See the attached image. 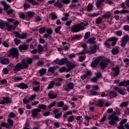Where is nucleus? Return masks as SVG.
Instances as JSON below:
<instances>
[{
	"label": "nucleus",
	"mask_w": 129,
	"mask_h": 129,
	"mask_svg": "<svg viewBox=\"0 0 129 129\" xmlns=\"http://www.w3.org/2000/svg\"><path fill=\"white\" fill-rule=\"evenodd\" d=\"M29 67V65L28 63L26 62L25 60H22V63L18 62L16 65L14 67L13 69L14 71L15 72H19V71H21V70L23 69H27Z\"/></svg>",
	"instance_id": "nucleus-1"
},
{
	"label": "nucleus",
	"mask_w": 129,
	"mask_h": 129,
	"mask_svg": "<svg viewBox=\"0 0 129 129\" xmlns=\"http://www.w3.org/2000/svg\"><path fill=\"white\" fill-rule=\"evenodd\" d=\"M107 119L111 120L109 122V124H111V125H113L114 124H116V125H117V122H116V121H119V118L114 115V114H113L109 115Z\"/></svg>",
	"instance_id": "nucleus-2"
},
{
	"label": "nucleus",
	"mask_w": 129,
	"mask_h": 129,
	"mask_svg": "<svg viewBox=\"0 0 129 129\" xmlns=\"http://www.w3.org/2000/svg\"><path fill=\"white\" fill-rule=\"evenodd\" d=\"M71 29L73 33H78V32L80 31H83V30H84V27L81 24H79L73 25Z\"/></svg>",
	"instance_id": "nucleus-3"
},
{
	"label": "nucleus",
	"mask_w": 129,
	"mask_h": 129,
	"mask_svg": "<svg viewBox=\"0 0 129 129\" xmlns=\"http://www.w3.org/2000/svg\"><path fill=\"white\" fill-rule=\"evenodd\" d=\"M14 57L18 59L19 58V50L17 48H12L9 50L8 57Z\"/></svg>",
	"instance_id": "nucleus-4"
},
{
	"label": "nucleus",
	"mask_w": 129,
	"mask_h": 129,
	"mask_svg": "<svg viewBox=\"0 0 129 129\" xmlns=\"http://www.w3.org/2000/svg\"><path fill=\"white\" fill-rule=\"evenodd\" d=\"M54 62L56 63V64H58V65H64V64H70V61H68V59L67 58H63L61 59H56L54 60Z\"/></svg>",
	"instance_id": "nucleus-5"
},
{
	"label": "nucleus",
	"mask_w": 129,
	"mask_h": 129,
	"mask_svg": "<svg viewBox=\"0 0 129 129\" xmlns=\"http://www.w3.org/2000/svg\"><path fill=\"white\" fill-rule=\"evenodd\" d=\"M106 62H110V60H109V59H108V58H105V59L103 58L102 60L100 61V67L102 70H103L105 69V68H106L108 65V63Z\"/></svg>",
	"instance_id": "nucleus-6"
},
{
	"label": "nucleus",
	"mask_w": 129,
	"mask_h": 129,
	"mask_svg": "<svg viewBox=\"0 0 129 129\" xmlns=\"http://www.w3.org/2000/svg\"><path fill=\"white\" fill-rule=\"evenodd\" d=\"M42 111V110L40 108L33 109L31 110L32 116V117H36L37 115L40 114V112Z\"/></svg>",
	"instance_id": "nucleus-7"
},
{
	"label": "nucleus",
	"mask_w": 129,
	"mask_h": 129,
	"mask_svg": "<svg viewBox=\"0 0 129 129\" xmlns=\"http://www.w3.org/2000/svg\"><path fill=\"white\" fill-rule=\"evenodd\" d=\"M97 49H99V47L96 45H94L93 47L91 48V50H87V53L89 54H95L97 52Z\"/></svg>",
	"instance_id": "nucleus-8"
},
{
	"label": "nucleus",
	"mask_w": 129,
	"mask_h": 129,
	"mask_svg": "<svg viewBox=\"0 0 129 129\" xmlns=\"http://www.w3.org/2000/svg\"><path fill=\"white\" fill-rule=\"evenodd\" d=\"M112 71L113 72V77H116L119 74V68L116 67L115 68L111 69Z\"/></svg>",
	"instance_id": "nucleus-9"
},
{
	"label": "nucleus",
	"mask_w": 129,
	"mask_h": 129,
	"mask_svg": "<svg viewBox=\"0 0 129 129\" xmlns=\"http://www.w3.org/2000/svg\"><path fill=\"white\" fill-rule=\"evenodd\" d=\"M106 96H108V97H110V98H111V97L114 98V97L117 96L116 92H115L114 91H111L106 94Z\"/></svg>",
	"instance_id": "nucleus-10"
},
{
	"label": "nucleus",
	"mask_w": 129,
	"mask_h": 129,
	"mask_svg": "<svg viewBox=\"0 0 129 129\" xmlns=\"http://www.w3.org/2000/svg\"><path fill=\"white\" fill-rule=\"evenodd\" d=\"M25 15H26V18H28V19H32L36 14L33 11H28L25 13Z\"/></svg>",
	"instance_id": "nucleus-11"
},
{
	"label": "nucleus",
	"mask_w": 129,
	"mask_h": 129,
	"mask_svg": "<svg viewBox=\"0 0 129 129\" xmlns=\"http://www.w3.org/2000/svg\"><path fill=\"white\" fill-rule=\"evenodd\" d=\"M16 87H18V88H20L21 89H27L28 86V85L24 83H22L19 85H17L16 86Z\"/></svg>",
	"instance_id": "nucleus-12"
},
{
	"label": "nucleus",
	"mask_w": 129,
	"mask_h": 129,
	"mask_svg": "<svg viewBox=\"0 0 129 129\" xmlns=\"http://www.w3.org/2000/svg\"><path fill=\"white\" fill-rule=\"evenodd\" d=\"M95 40H96V38H95V37H91L88 40L87 43L89 44H96V41H95Z\"/></svg>",
	"instance_id": "nucleus-13"
},
{
	"label": "nucleus",
	"mask_w": 129,
	"mask_h": 129,
	"mask_svg": "<svg viewBox=\"0 0 129 129\" xmlns=\"http://www.w3.org/2000/svg\"><path fill=\"white\" fill-rule=\"evenodd\" d=\"M63 3L62 2V0L58 1L56 3L54 4V7H57V8H63Z\"/></svg>",
	"instance_id": "nucleus-14"
},
{
	"label": "nucleus",
	"mask_w": 129,
	"mask_h": 129,
	"mask_svg": "<svg viewBox=\"0 0 129 129\" xmlns=\"http://www.w3.org/2000/svg\"><path fill=\"white\" fill-rule=\"evenodd\" d=\"M100 61V59L97 58L94 60V61L92 62L91 66L92 67H96L98 65V63Z\"/></svg>",
	"instance_id": "nucleus-15"
},
{
	"label": "nucleus",
	"mask_w": 129,
	"mask_h": 129,
	"mask_svg": "<svg viewBox=\"0 0 129 129\" xmlns=\"http://www.w3.org/2000/svg\"><path fill=\"white\" fill-rule=\"evenodd\" d=\"M105 2V0H98L96 3V6L98 9L101 8V5Z\"/></svg>",
	"instance_id": "nucleus-16"
},
{
	"label": "nucleus",
	"mask_w": 129,
	"mask_h": 129,
	"mask_svg": "<svg viewBox=\"0 0 129 129\" xmlns=\"http://www.w3.org/2000/svg\"><path fill=\"white\" fill-rule=\"evenodd\" d=\"M19 48L20 51H23V50L26 51V50H28V48H29V46H28L27 44H24L23 45H20L19 46Z\"/></svg>",
	"instance_id": "nucleus-17"
},
{
	"label": "nucleus",
	"mask_w": 129,
	"mask_h": 129,
	"mask_svg": "<svg viewBox=\"0 0 129 129\" xmlns=\"http://www.w3.org/2000/svg\"><path fill=\"white\" fill-rule=\"evenodd\" d=\"M7 25H9V23L7 22H4L3 21H0V28L1 29H5V27Z\"/></svg>",
	"instance_id": "nucleus-18"
},
{
	"label": "nucleus",
	"mask_w": 129,
	"mask_h": 129,
	"mask_svg": "<svg viewBox=\"0 0 129 129\" xmlns=\"http://www.w3.org/2000/svg\"><path fill=\"white\" fill-rule=\"evenodd\" d=\"M1 63L4 65H7V64L10 63V59L8 58H4L1 60Z\"/></svg>",
	"instance_id": "nucleus-19"
},
{
	"label": "nucleus",
	"mask_w": 129,
	"mask_h": 129,
	"mask_svg": "<svg viewBox=\"0 0 129 129\" xmlns=\"http://www.w3.org/2000/svg\"><path fill=\"white\" fill-rule=\"evenodd\" d=\"M7 14H8V15H10V17H11V18H15V14L13 13H14V10L11 9L9 10H8L6 11Z\"/></svg>",
	"instance_id": "nucleus-20"
},
{
	"label": "nucleus",
	"mask_w": 129,
	"mask_h": 129,
	"mask_svg": "<svg viewBox=\"0 0 129 129\" xmlns=\"http://www.w3.org/2000/svg\"><path fill=\"white\" fill-rule=\"evenodd\" d=\"M48 96L50 98V99H55V98H56L57 97V94L54 95V94L49 92L48 93Z\"/></svg>",
	"instance_id": "nucleus-21"
},
{
	"label": "nucleus",
	"mask_w": 129,
	"mask_h": 129,
	"mask_svg": "<svg viewBox=\"0 0 129 129\" xmlns=\"http://www.w3.org/2000/svg\"><path fill=\"white\" fill-rule=\"evenodd\" d=\"M67 65V66H68V71H71V70H72V69H73V68H74L75 67V64H72L71 61H70V64H68Z\"/></svg>",
	"instance_id": "nucleus-22"
},
{
	"label": "nucleus",
	"mask_w": 129,
	"mask_h": 129,
	"mask_svg": "<svg viewBox=\"0 0 129 129\" xmlns=\"http://www.w3.org/2000/svg\"><path fill=\"white\" fill-rule=\"evenodd\" d=\"M1 4L4 6V10H8V9H10V5L7 4L6 2L2 1Z\"/></svg>",
	"instance_id": "nucleus-23"
},
{
	"label": "nucleus",
	"mask_w": 129,
	"mask_h": 129,
	"mask_svg": "<svg viewBox=\"0 0 129 129\" xmlns=\"http://www.w3.org/2000/svg\"><path fill=\"white\" fill-rule=\"evenodd\" d=\"M43 51H44V47H43V46H42L41 44H39L38 45L37 52L38 53H42L43 52Z\"/></svg>",
	"instance_id": "nucleus-24"
},
{
	"label": "nucleus",
	"mask_w": 129,
	"mask_h": 129,
	"mask_svg": "<svg viewBox=\"0 0 129 129\" xmlns=\"http://www.w3.org/2000/svg\"><path fill=\"white\" fill-rule=\"evenodd\" d=\"M63 16H64V17L61 18L62 21H68V18H69V13H64Z\"/></svg>",
	"instance_id": "nucleus-25"
},
{
	"label": "nucleus",
	"mask_w": 129,
	"mask_h": 129,
	"mask_svg": "<svg viewBox=\"0 0 129 129\" xmlns=\"http://www.w3.org/2000/svg\"><path fill=\"white\" fill-rule=\"evenodd\" d=\"M54 85H55V82L53 81H51L47 87V89H52V88L54 87Z\"/></svg>",
	"instance_id": "nucleus-26"
},
{
	"label": "nucleus",
	"mask_w": 129,
	"mask_h": 129,
	"mask_svg": "<svg viewBox=\"0 0 129 129\" xmlns=\"http://www.w3.org/2000/svg\"><path fill=\"white\" fill-rule=\"evenodd\" d=\"M55 70H56V67H50L49 68L48 71V72H50V73H52V74L55 73Z\"/></svg>",
	"instance_id": "nucleus-27"
},
{
	"label": "nucleus",
	"mask_w": 129,
	"mask_h": 129,
	"mask_svg": "<svg viewBox=\"0 0 129 129\" xmlns=\"http://www.w3.org/2000/svg\"><path fill=\"white\" fill-rule=\"evenodd\" d=\"M19 17L20 19H22V20H26L27 18V15H26V14L21 12L19 14Z\"/></svg>",
	"instance_id": "nucleus-28"
},
{
	"label": "nucleus",
	"mask_w": 129,
	"mask_h": 129,
	"mask_svg": "<svg viewBox=\"0 0 129 129\" xmlns=\"http://www.w3.org/2000/svg\"><path fill=\"white\" fill-rule=\"evenodd\" d=\"M121 40L124 41V42H125L126 43H127L129 41V36L127 35H126L124 36L122 38Z\"/></svg>",
	"instance_id": "nucleus-29"
},
{
	"label": "nucleus",
	"mask_w": 129,
	"mask_h": 129,
	"mask_svg": "<svg viewBox=\"0 0 129 129\" xmlns=\"http://www.w3.org/2000/svg\"><path fill=\"white\" fill-rule=\"evenodd\" d=\"M46 72H47V69H41L39 71V73H40L41 76H42V75L45 74V73H46Z\"/></svg>",
	"instance_id": "nucleus-30"
},
{
	"label": "nucleus",
	"mask_w": 129,
	"mask_h": 129,
	"mask_svg": "<svg viewBox=\"0 0 129 129\" xmlns=\"http://www.w3.org/2000/svg\"><path fill=\"white\" fill-rule=\"evenodd\" d=\"M67 88L69 89H73L74 88V84L73 83H69L67 85Z\"/></svg>",
	"instance_id": "nucleus-31"
},
{
	"label": "nucleus",
	"mask_w": 129,
	"mask_h": 129,
	"mask_svg": "<svg viewBox=\"0 0 129 129\" xmlns=\"http://www.w3.org/2000/svg\"><path fill=\"white\" fill-rule=\"evenodd\" d=\"M36 47H37V42L36 41L33 42L30 44V49H35Z\"/></svg>",
	"instance_id": "nucleus-32"
},
{
	"label": "nucleus",
	"mask_w": 129,
	"mask_h": 129,
	"mask_svg": "<svg viewBox=\"0 0 129 129\" xmlns=\"http://www.w3.org/2000/svg\"><path fill=\"white\" fill-rule=\"evenodd\" d=\"M118 49L117 48H113L111 50L112 54H113V55H116L118 54Z\"/></svg>",
	"instance_id": "nucleus-33"
},
{
	"label": "nucleus",
	"mask_w": 129,
	"mask_h": 129,
	"mask_svg": "<svg viewBox=\"0 0 129 129\" xmlns=\"http://www.w3.org/2000/svg\"><path fill=\"white\" fill-rule=\"evenodd\" d=\"M93 10V6L91 4H89L87 6V12H91Z\"/></svg>",
	"instance_id": "nucleus-34"
},
{
	"label": "nucleus",
	"mask_w": 129,
	"mask_h": 129,
	"mask_svg": "<svg viewBox=\"0 0 129 129\" xmlns=\"http://www.w3.org/2000/svg\"><path fill=\"white\" fill-rule=\"evenodd\" d=\"M46 32V27L40 28L39 30V34H44Z\"/></svg>",
	"instance_id": "nucleus-35"
},
{
	"label": "nucleus",
	"mask_w": 129,
	"mask_h": 129,
	"mask_svg": "<svg viewBox=\"0 0 129 129\" xmlns=\"http://www.w3.org/2000/svg\"><path fill=\"white\" fill-rule=\"evenodd\" d=\"M90 38V32H86L84 36V40H87L88 39H89Z\"/></svg>",
	"instance_id": "nucleus-36"
},
{
	"label": "nucleus",
	"mask_w": 129,
	"mask_h": 129,
	"mask_svg": "<svg viewBox=\"0 0 129 129\" xmlns=\"http://www.w3.org/2000/svg\"><path fill=\"white\" fill-rule=\"evenodd\" d=\"M102 21V17H99L96 19L95 23L96 24L99 25V24H100Z\"/></svg>",
	"instance_id": "nucleus-37"
},
{
	"label": "nucleus",
	"mask_w": 129,
	"mask_h": 129,
	"mask_svg": "<svg viewBox=\"0 0 129 129\" xmlns=\"http://www.w3.org/2000/svg\"><path fill=\"white\" fill-rule=\"evenodd\" d=\"M103 101H99L98 104H96L95 105H96L97 106H99V107H103Z\"/></svg>",
	"instance_id": "nucleus-38"
},
{
	"label": "nucleus",
	"mask_w": 129,
	"mask_h": 129,
	"mask_svg": "<svg viewBox=\"0 0 129 129\" xmlns=\"http://www.w3.org/2000/svg\"><path fill=\"white\" fill-rule=\"evenodd\" d=\"M104 45L106 48H110V44L108 43V41L106 40L104 42Z\"/></svg>",
	"instance_id": "nucleus-39"
},
{
	"label": "nucleus",
	"mask_w": 129,
	"mask_h": 129,
	"mask_svg": "<svg viewBox=\"0 0 129 129\" xmlns=\"http://www.w3.org/2000/svg\"><path fill=\"white\" fill-rule=\"evenodd\" d=\"M7 31H8L9 32L12 30L14 28V26H13V25H9V24L8 25H7Z\"/></svg>",
	"instance_id": "nucleus-40"
},
{
	"label": "nucleus",
	"mask_w": 129,
	"mask_h": 129,
	"mask_svg": "<svg viewBox=\"0 0 129 129\" xmlns=\"http://www.w3.org/2000/svg\"><path fill=\"white\" fill-rule=\"evenodd\" d=\"M7 121L8 123H9V124L10 125V126H12V125H14V120H13L12 119L9 118L7 120Z\"/></svg>",
	"instance_id": "nucleus-41"
},
{
	"label": "nucleus",
	"mask_w": 129,
	"mask_h": 129,
	"mask_svg": "<svg viewBox=\"0 0 129 129\" xmlns=\"http://www.w3.org/2000/svg\"><path fill=\"white\" fill-rule=\"evenodd\" d=\"M107 41H110L111 42H117V38L115 37H112L107 40Z\"/></svg>",
	"instance_id": "nucleus-42"
},
{
	"label": "nucleus",
	"mask_w": 129,
	"mask_h": 129,
	"mask_svg": "<svg viewBox=\"0 0 129 129\" xmlns=\"http://www.w3.org/2000/svg\"><path fill=\"white\" fill-rule=\"evenodd\" d=\"M3 99L5 101L6 104L11 102V100H10V99L8 97H3Z\"/></svg>",
	"instance_id": "nucleus-43"
},
{
	"label": "nucleus",
	"mask_w": 129,
	"mask_h": 129,
	"mask_svg": "<svg viewBox=\"0 0 129 129\" xmlns=\"http://www.w3.org/2000/svg\"><path fill=\"white\" fill-rule=\"evenodd\" d=\"M46 33H47V34L51 35H52V34H53V30H52V29H47L46 30Z\"/></svg>",
	"instance_id": "nucleus-44"
},
{
	"label": "nucleus",
	"mask_w": 129,
	"mask_h": 129,
	"mask_svg": "<svg viewBox=\"0 0 129 129\" xmlns=\"http://www.w3.org/2000/svg\"><path fill=\"white\" fill-rule=\"evenodd\" d=\"M46 107L47 106L44 104H39L38 106V108H40V109H41V108L42 109H46Z\"/></svg>",
	"instance_id": "nucleus-45"
},
{
	"label": "nucleus",
	"mask_w": 129,
	"mask_h": 129,
	"mask_svg": "<svg viewBox=\"0 0 129 129\" xmlns=\"http://www.w3.org/2000/svg\"><path fill=\"white\" fill-rule=\"evenodd\" d=\"M26 63H27V64H29L30 65H31V63H33V59L31 58H29L26 59Z\"/></svg>",
	"instance_id": "nucleus-46"
},
{
	"label": "nucleus",
	"mask_w": 129,
	"mask_h": 129,
	"mask_svg": "<svg viewBox=\"0 0 129 129\" xmlns=\"http://www.w3.org/2000/svg\"><path fill=\"white\" fill-rule=\"evenodd\" d=\"M111 17V15L110 14H104L102 16V18L103 19H109Z\"/></svg>",
	"instance_id": "nucleus-47"
},
{
	"label": "nucleus",
	"mask_w": 129,
	"mask_h": 129,
	"mask_svg": "<svg viewBox=\"0 0 129 129\" xmlns=\"http://www.w3.org/2000/svg\"><path fill=\"white\" fill-rule=\"evenodd\" d=\"M14 34L15 35V37L16 38H19V39H20L21 37V34H20V33H19V32L18 31H15L14 32Z\"/></svg>",
	"instance_id": "nucleus-48"
},
{
	"label": "nucleus",
	"mask_w": 129,
	"mask_h": 129,
	"mask_svg": "<svg viewBox=\"0 0 129 129\" xmlns=\"http://www.w3.org/2000/svg\"><path fill=\"white\" fill-rule=\"evenodd\" d=\"M126 44V42L125 41H124L123 40H122V39L120 41V46L121 47H122L123 48H124L125 47V45Z\"/></svg>",
	"instance_id": "nucleus-49"
},
{
	"label": "nucleus",
	"mask_w": 129,
	"mask_h": 129,
	"mask_svg": "<svg viewBox=\"0 0 129 129\" xmlns=\"http://www.w3.org/2000/svg\"><path fill=\"white\" fill-rule=\"evenodd\" d=\"M9 117H11V118H13L14 117H16V113L12 112H10L9 114Z\"/></svg>",
	"instance_id": "nucleus-50"
},
{
	"label": "nucleus",
	"mask_w": 129,
	"mask_h": 129,
	"mask_svg": "<svg viewBox=\"0 0 129 129\" xmlns=\"http://www.w3.org/2000/svg\"><path fill=\"white\" fill-rule=\"evenodd\" d=\"M73 120H74V115H72V116H70L68 119V121L69 122H71L73 121Z\"/></svg>",
	"instance_id": "nucleus-51"
},
{
	"label": "nucleus",
	"mask_w": 129,
	"mask_h": 129,
	"mask_svg": "<svg viewBox=\"0 0 129 129\" xmlns=\"http://www.w3.org/2000/svg\"><path fill=\"white\" fill-rule=\"evenodd\" d=\"M63 5H68L70 4V0H61Z\"/></svg>",
	"instance_id": "nucleus-52"
},
{
	"label": "nucleus",
	"mask_w": 129,
	"mask_h": 129,
	"mask_svg": "<svg viewBox=\"0 0 129 129\" xmlns=\"http://www.w3.org/2000/svg\"><path fill=\"white\" fill-rule=\"evenodd\" d=\"M128 104V103L126 101H124V102H122L120 105V107H123V106H126V105H127Z\"/></svg>",
	"instance_id": "nucleus-53"
},
{
	"label": "nucleus",
	"mask_w": 129,
	"mask_h": 129,
	"mask_svg": "<svg viewBox=\"0 0 129 129\" xmlns=\"http://www.w3.org/2000/svg\"><path fill=\"white\" fill-rule=\"evenodd\" d=\"M44 122L46 124V125H48V126H49L50 125V122H51V120L50 119H45Z\"/></svg>",
	"instance_id": "nucleus-54"
},
{
	"label": "nucleus",
	"mask_w": 129,
	"mask_h": 129,
	"mask_svg": "<svg viewBox=\"0 0 129 129\" xmlns=\"http://www.w3.org/2000/svg\"><path fill=\"white\" fill-rule=\"evenodd\" d=\"M51 16L52 20H56L57 19V15H56V14L51 13Z\"/></svg>",
	"instance_id": "nucleus-55"
},
{
	"label": "nucleus",
	"mask_w": 129,
	"mask_h": 129,
	"mask_svg": "<svg viewBox=\"0 0 129 129\" xmlns=\"http://www.w3.org/2000/svg\"><path fill=\"white\" fill-rule=\"evenodd\" d=\"M14 42H15V44L18 46V45H19L20 44V43L21 42V40H19L17 38H15L14 39Z\"/></svg>",
	"instance_id": "nucleus-56"
},
{
	"label": "nucleus",
	"mask_w": 129,
	"mask_h": 129,
	"mask_svg": "<svg viewBox=\"0 0 129 129\" xmlns=\"http://www.w3.org/2000/svg\"><path fill=\"white\" fill-rule=\"evenodd\" d=\"M80 36L79 35H76L75 37H73L72 39V41H76V40H79L80 39Z\"/></svg>",
	"instance_id": "nucleus-57"
},
{
	"label": "nucleus",
	"mask_w": 129,
	"mask_h": 129,
	"mask_svg": "<svg viewBox=\"0 0 129 129\" xmlns=\"http://www.w3.org/2000/svg\"><path fill=\"white\" fill-rule=\"evenodd\" d=\"M2 44L3 45V46H4V47H6V48H9V47L10 46L9 43H8V42L6 41L3 42L2 43Z\"/></svg>",
	"instance_id": "nucleus-58"
},
{
	"label": "nucleus",
	"mask_w": 129,
	"mask_h": 129,
	"mask_svg": "<svg viewBox=\"0 0 129 129\" xmlns=\"http://www.w3.org/2000/svg\"><path fill=\"white\" fill-rule=\"evenodd\" d=\"M85 74L86 75H87V76H91V75H92V73H91V71H87L85 72Z\"/></svg>",
	"instance_id": "nucleus-59"
},
{
	"label": "nucleus",
	"mask_w": 129,
	"mask_h": 129,
	"mask_svg": "<svg viewBox=\"0 0 129 129\" xmlns=\"http://www.w3.org/2000/svg\"><path fill=\"white\" fill-rule=\"evenodd\" d=\"M27 38V34L23 33L22 35H20V39H26Z\"/></svg>",
	"instance_id": "nucleus-60"
},
{
	"label": "nucleus",
	"mask_w": 129,
	"mask_h": 129,
	"mask_svg": "<svg viewBox=\"0 0 129 129\" xmlns=\"http://www.w3.org/2000/svg\"><path fill=\"white\" fill-rule=\"evenodd\" d=\"M87 77V75H86V74H85L81 76V79H82V80H85V79H86Z\"/></svg>",
	"instance_id": "nucleus-61"
},
{
	"label": "nucleus",
	"mask_w": 129,
	"mask_h": 129,
	"mask_svg": "<svg viewBox=\"0 0 129 129\" xmlns=\"http://www.w3.org/2000/svg\"><path fill=\"white\" fill-rule=\"evenodd\" d=\"M55 104H56V102L55 101L52 102L51 104H50L48 105V108H51V107H53V106H54Z\"/></svg>",
	"instance_id": "nucleus-62"
},
{
	"label": "nucleus",
	"mask_w": 129,
	"mask_h": 129,
	"mask_svg": "<svg viewBox=\"0 0 129 129\" xmlns=\"http://www.w3.org/2000/svg\"><path fill=\"white\" fill-rule=\"evenodd\" d=\"M58 107H62L63 106V105H64V102L63 101H59L58 103Z\"/></svg>",
	"instance_id": "nucleus-63"
},
{
	"label": "nucleus",
	"mask_w": 129,
	"mask_h": 129,
	"mask_svg": "<svg viewBox=\"0 0 129 129\" xmlns=\"http://www.w3.org/2000/svg\"><path fill=\"white\" fill-rule=\"evenodd\" d=\"M123 30L124 31H129V26L128 25H125V26H124Z\"/></svg>",
	"instance_id": "nucleus-64"
}]
</instances>
